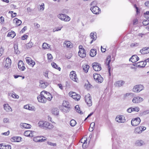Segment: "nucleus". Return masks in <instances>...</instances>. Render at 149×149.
<instances>
[{"mask_svg": "<svg viewBox=\"0 0 149 149\" xmlns=\"http://www.w3.org/2000/svg\"><path fill=\"white\" fill-rule=\"evenodd\" d=\"M35 133V132H34L28 130L25 131L24 133V135L26 136L32 137L34 136Z\"/></svg>", "mask_w": 149, "mask_h": 149, "instance_id": "obj_16", "label": "nucleus"}, {"mask_svg": "<svg viewBox=\"0 0 149 149\" xmlns=\"http://www.w3.org/2000/svg\"><path fill=\"white\" fill-rule=\"evenodd\" d=\"M142 54H148L149 53V47H145L143 48L140 51Z\"/></svg>", "mask_w": 149, "mask_h": 149, "instance_id": "obj_21", "label": "nucleus"}, {"mask_svg": "<svg viewBox=\"0 0 149 149\" xmlns=\"http://www.w3.org/2000/svg\"><path fill=\"white\" fill-rule=\"evenodd\" d=\"M127 111L128 112L130 113L132 112V107H131L130 108L128 109L127 110Z\"/></svg>", "mask_w": 149, "mask_h": 149, "instance_id": "obj_59", "label": "nucleus"}, {"mask_svg": "<svg viewBox=\"0 0 149 149\" xmlns=\"http://www.w3.org/2000/svg\"><path fill=\"white\" fill-rule=\"evenodd\" d=\"M16 34L13 31H11L9 32L7 35L8 37H10L12 38H13L15 36Z\"/></svg>", "mask_w": 149, "mask_h": 149, "instance_id": "obj_32", "label": "nucleus"}, {"mask_svg": "<svg viewBox=\"0 0 149 149\" xmlns=\"http://www.w3.org/2000/svg\"><path fill=\"white\" fill-rule=\"evenodd\" d=\"M57 17L61 20L65 22H69L70 20V18L67 15L62 13L58 14Z\"/></svg>", "mask_w": 149, "mask_h": 149, "instance_id": "obj_3", "label": "nucleus"}, {"mask_svg": "<svg viewBox=\"0 0 149 149\" xmlns=\"http://www.w3.org/2000/svg\"><path fill=\"white\" fill-rule=\"evenodd\" d=\"M146 64V62H143L142 61L139 62V68L144 67Z\"/></svg>", "mask_w": 149, "mask_h": 149, "instance_id": "obj_33", "label": "nucleus"}, {"mask_svg": "<svg viewBox=\"0 0 149 149\" xmlns=\"http://www.w3.org/2000/svg\"><path fill=\"white\" fill-rule=\"evenodd\" d=\"M144 16L146 19H149V11H146L144 13Z\"/></svg>", "mask_w": 149, "mask_h": 149, "instance_id": "obj_48", "label": "nucleus"}, {"mask_svg": "<svg viewBox=\"0 0 149 149\" xmlns=\"http://www.w3.org/2000/svg\"><path fill=\"white\" fill-rule=\"evenodd\" d=\"M146 129V127L143 126L137 127L134 129V132L135 134H140Z\"/></svg>", "mask_w": 149, "mask_h": 149, "instance_id": "obj_10", "label": "nucleus"}, {"mask_svg": "<svg viewBox=\"0 0 149 149\" xmlns=\"http://www.w3.org/2000/svg\"><path fill=\"white\" fill-rule=\"evenodd\" d=\"M9 134V131H8L7 132L3 133H2V134L5 136H8Z\"/></svg>", "mask_w": 149, "mask_h": 149, "instance_id": "obj_61", "label": "nucleus"}, {"mask_svg": "<svg viewBox=\"0 0 149 149\" xmlns=\"http://www.w3.org/2000/svg\"><path fill=\"white\" fill-rule=\"evenodd\" d=\"M145 4L146 6L149 7V1L146 2L145 3Z\"/></svg>", "mask_w": 149, "mask_h": 149, "instance_id": "obj_64", "label": "nucleus"}, {"mask_svg": "<svg viewBox=\"0 0 149 149\" xmlns=\"http://www.w3.org/2000/svg\"><path fill=\"white\" fill-rule=\"evenodd\" d=\"M77 94L76 93L72 92H70L69 93V96L71 97H75V96Z\"/></svg>", "mask_w": 149, "mask_h": 149, "instance_id": "obj_49", "label": "nucleus"}, {"mask_svg": "<svg viewBox=\"0 0 149 149\" xmlns=\"http://www.w3.org/2000/svg\"><path fill=\"white\" fill-rule=\"evenodd\" d=\"M45 92L44 91H42L40 95L38 96L37 97L38 100L39 102L43 103H45L46 102L47 100L50 101L52 100V96L50 93H48L49 96L50 97H48L46 94L44 93Z\"/></svg>", "mask_w": 149, "mask_h": 149, "instance_id": "obj_1", "label": "nucleus"}, {"mask_svg": "<svg viewBox=\"0 0 149 149\" xmlns=\"http://www.w3.org/2000/svg\"><path fill=\"white\" fill-rule=\"evenodd\" d=\"M97 54L96 50L91 49L90 51V55L91 57H94Z\"/></svg>", "mask_w": 149, "mask_h": 149, "instance_id": "obj_34", "label": "nucleus"}, {"mask_svg": "<svg viewBox=\"0 0 149 149\" xmlns=\"http://www.w3.org/2000/svg\"><path fill=\"white\" fill-rule=\"evenodd\" d=\"M63 45L64 47H66L67 48H71L72 47V45L71 44L70 42L69 41H65L63 43Z\"/></svg>", "mask_w": 149, "mask_h": 149, "instance_id": "obj_23", "label": "nucleus"}, {"mask_svg": "<svg viewBox=\"0 0 149 149\" xmlns=\"http://www.w3.org/2000/svg\"><path fill=\"white\" fill-rule=\"evenodd\" d=\"M144 89V86L141 84H138L135 86L133 89V91L136 93H139Z\"/></svg>", "mask_w": 149, "mask_h": 149, "instance_id": "obj_5", "label": "nucleus"}, {"mask_svg": "<svg viewBox=\"0 0 149 149\" xmlns=\"http://www.w3.org/2000/svg\"><path fill=\"white\" fill-rule=\"evenodd\" d=\"M21 138L20 137L14 136L11 138V140L15 142H19L21 141Z\"/></svg>", "mask_w": 149, "mask_h": 149, "instance_id": "obj_28", "label": "nucleus"}, {"mask_svg": "<svg viewBox=\"0 0 149 149\" xmlns=\"http://www.w3.org/2000/svg\"><path fill=\"white\" fill-rule=\"evenodd\" d=\"M111 56L110 55H109L106 58V63H105L108 66V68H109V71H110V68H109V63L111 61Z\"/></svg>", "mask_w": 149, "mask_h": 149, "instance_id": "obj_27", "label": "nucleus"}, {"mask_svg": "<svg viewBox=\"0 0 149 149\" xmlns=\"http://www.w3.org/2000/svg\"><path fill=\"white\" fill-rule=\"evenodd\" d=\"M51 65L53 67L58 70L59 71H60L61 69V68L58 67V65L55 63H51Z\"/></svg>", "mask_w": 149, "mask_h": 149, "instance_id": "obj_36", "label": "nucleus"}, {"mask_svg": "<svg viewBox=\"0 0 149 149\" xmlns=\"http://www.w3.org/2000/svg\"><path fill=\"white\" fill-rule=\"evenodd\" d=\"M3 149H11V146L10 145H4Z\"/></svg>", "mask_w": 149, "mask_h": 149, "instance_id": "obj_55", "label": "nucleus"}, {"mask_svg": "<svg viewBox=\"0 0 149 149\" xmlns=\"http://www.w3.org/2000/svg\"><path fill=\"white\" fill-rule=\"evenodd\" d=\"M93 78L96 82L99 83L102 82L103 80V77L100 74H93Z\"/></svg>", "mask_w": 149, "mask_h": 149, "instance_id": "obj_7", "label": "nucleus"}, {"mask_svg": "<svg viewBox=\"0 0 149 149\" xmlns=\"http://www.w3.org/2000/svg\"><path fill=\"white\" fill-rule=\"evenodd\" d=\"M20 126L22 128L29 129L31 127V126L30 125L25 123H21L20 124Z\"/></svg>", "mask_w": 149, "mask_h": 149, "instance_id": "obj_20", "label": "nucleus"}, {"mask_svg": "<svg viewBox=\"0 0 149 149\" xmlns=\"http://www.w3.org/2000/svg\"><path fill=\"white\" fill-rule=\"evenodd\" d=\"M75 109L76 111L79 113L81 114H83V113L80 110V108L78 105H76L75 107Z\"/></svg>", "mask_w": 149, "mask_h": 149, "instance_id": "obj_37", "label": "nucleus"}, {"mask_svg": "<svg viewBox=\"0 0 149 149\" xmlns=\"http://www.w3.org/2000/svg\"><path fill=\"white\" fill-rule=\"evenodd\" d=\"M143 100V99L139 96L134 97L132 100V102L134 103H139Z\"/></svg>", "mask_w": 149, "mask_h": 149, "instance_id": "obj_14", "label": "nucleus"}, {"mask_svg": "<svg viewBox=\"0 0 149 149\" xmlns=\"http://www.w3.org/2000/svg\"><path fill=\"white\" fill-rule=\"evenodd\" d=\"M92 66L93 69L95 71H100L102 69L101 65L98 63H94L92 64Z\"/></svg>", "mask_w": 149, "mask_h": 149, "instance_id": "obj_9", "label": "nucleus"}, {"mask_svg": "<svg viewBox=\"0 0 149 149\" xmlns=\"http://www.w3.org/2000/svg\"><path fill=\"white\" fill-rule=\"evenodd\" d=\"M139 59V58L136 55L132 56L129 59V61L132 63H135Z\"/></svg>", "mask_w": 149, "mask_h": 149, "instance_id": "obj_18", "label": "nucleus"}, {"mask_svg": "<svg viewBox=\"0 0 149 149\" xmlns=\"http://www.w3.org/2000/svg\"><path fill=\"white\" fill-rule=\"evenodd\" d=\"M40 10L42 11H43L45 9V5L44 3L42 4L40 6Z\"/></svg>", "mask_w": 149, "mask_h": 149, "instance_id": "obj_54", "label": "nucleus"}, {"mask_svg": "<svg viewBox=\"0 0 149 149\" xmlns=\"http://www.w3.org/2000/svg\"><path fill=\"white\" fill-rule=\"evenodd\" d=\"M91 11L94 14H98L100 12V10L97 6H93L90 8Z\"/></svg>", "mask_w": 149, "mask_h": 149, "instance_id": "obj_12", "label": "nucleus"}, {"mask_svg": "<svg viewBox=\"0 0 149 149\" xmlns=\"http://www.w3.org/2000/svg\"><path fill=\"white\" fill-rule=\"evenodd\" d=\"M125 82L122 80H120L117 81L115 84L116 87H119L123 85Z\"/></svg>", "mask_w": 149, "mask_h": 149, "instance_id": "obj_25", "label": "nucleus"}, {"mask_svg": "<svg viewBox=\"0 0 149 149\" xmlns=\"http://www.w3.org/2000/svg\"><path fill=\"white\" fill-rule=\"evenodd\" d=\"M4 109L7 112L11 111L12 109L8 104H5L3 105Z\"/></svg>", "mask_w": 149, "mask_h": 149, "instance_id": "obj_24", "label": "nucleus"}, {"mask_svg": "<svg viewBox=\"0 0 149 149\" xmlns=\"http://www.w3.org/2000/svg\"><path fill=\"white\" fill-rule=\"evenodd\" d=\"M47 144L51 146H56V143H53L50 142H47Z\"/></svg>", "mask_w": 149, "mask_h": 149, "instance_id": "obj_56", "label": "nucleus"}, {"mask_svg": "<svg viewBox=\"0 0 149 149\" xmlns=\"http://www.w3.org/2000/svg\"><path fill=\"white\" fill-rule=\"evenodd\" d=\"M33 45V43L32 42H29L26 45L27 48H29L31 47Z\"/></svg>", "mask_w": 149, "mask_h": 149, "instance_id": "obj_44", "label": "nucleus"}, {"mask_svg": "<svg viewBox=\"0 0 149 149\" xmlns=\"http://www.w3.org/2000/svg\"><path fill=\"white\" fill-rule=\"evenodd\" d=\"M70 79L73 81L77 82L78 81V79L77 77V75L75 71H72L71 72L70 74Z\"/></svg>", "mask_w": 149, "mask_h": 149, "instance_id": "obj_11", "label": "nucleus"}, {"mask_svg": "<svg viewBox=\"0 0 149 149\" xmlns=\"http://www.w3.org/2000/svg\"><path fill=\"white\" fill-rule=\"evenodd\" d=\"M132 111L138 112L140 110V108L138 107H132Z\"/></svg>", "mask_w": 149, "mask_h": 149, "instance_id": "obj_47", "label": "nucleus"}, {"mask_svg": "<svg viewBox=\"0 0 149 149\" xmlns=\"http://www.w3.org/2000/svg\"><path fill=\"white\" fill-rule=\"evenodd\" d=\"M136 144L138 146H141L145 144L144 142L142 140H138L136 142Z\"/></svg>", "mask_w": 149, "mask_h": 149, "instance_id": "obj_31", "label": "nucleus"}, {"mask_svg": "<svg viewBox=\"0 0 149 149\" xmlns=\"http://www.w3.org/2000/svg\"><path fill=\"white\" fill-rule=\"evenodd\" d=\"M48 72L47 71H46L45 72H44V75L46 78H49V77H48Z\"/></svg>", "mask_w": 149, "mask_h": 149, "instance_id": "obj_57", "label": "nucleus"}, {"mask_svg": "<svg viewBox=\"0 0 149 149\" xmlns=\"http://www.w3.org/2000/svg\"><path fill=\"white\" fill-rule=\"evenodd\" d=\"M63 26L61 27H57L55 28V29H54L53 31L54 32L56 31H60L61 30V29L62 28Z\"/></svg>", "mask_w": 149, "mask_h": 149, "instance_id": "obj_50", "label": "nucleus"}, {"mask_svg": "<svg viewBox=\"0 0 149 149\" xmlns=\"http://www.w3.org/2000/svg\"><path fill=\"white\" fill-rule=\"evenodd\" d=\"M26 63H27L29 65H32V67L35 65L36 63L35 62L33 61L30 57H26Z\"/></svg>", "mask_w": 149, "mask_h": 149, "instance_id": "obj_15", "label": "nucleus"}, {"mask_svg": "<svg viewBox=\"0 0 149 149\" xmlns=\"http://www.w3.org/2000/svg\"><path fill=\"white\" fill-rule=\"evenodd\" d=\"M18 68L21 71H24L25 69L24 64L22 61H19L18 63Z\"/></svg>", "mask_w": 149, "mask_h": 149, "instance_id": "obj_17", "label": "nucleus"}, {"mask_svg": "<svg viewBox=\"0 0 149 149\" xmlns=\"http://www.w3.org/2000/svg\"><path fill=\"white\" fill-rule=\"evenodd\" d=\"M6 63L5 65V67L8 68L11 65V61L10 59L9 58H6Z\"/></svg>", "mask_w": 149, "mask_h": 149, "instance_id": "obj_22", "label": "nucleus"}, {"mask_svg": "<svg viewBox=\"0 0 149 149\" xmlns=\"http://www.w3.org/2000/svg\"><path fill=\"white\" fill-rule=\"evenodd\" d=\"M141 122V120L139 118L137 117L133 118L131 121L132 125L133 126H136L138 125Z\"/></svg>", "mask_w": 149, "mask_h": 149, "instance_id": "obj_8", "label": "nucleus"}, {"mask_svg": "<svg viewBox=\"0 0 149 149\" xmlns=\"http://www.w3.org/2000/svg\"><path fill=\"white\" fill-rule=\"evenodd\" d=\"M1 21L2 23H4V18L3 16H1L0 17Z\"/></svg>", "mask_w": 149, "mask_h": 149, "instance_id": "obj_62", "label": "nucleus"}, {"mask_svg": "<svg viewBox=\"0 0 149 149\" xmlns=\"http://www.w3.org/2000/svg\"><path fill=\"white\" fill-rule=\"evenodd\" d=\"M26 29L27 27L26 26H24L22 30L21 31V32L23 33L26 30Z\"/></svg>", "mask_w": 149, "mask_h": 149, "instance_id": "obj_63", "label": "nucleus"}, {"mask_svg": "<svg viewBox=\"0 0 149 149\" xmlns=\"http://www.w3.org/2000/svg\"><path fill=\"white\" fill-rule=\"evenodd\" d=\"M149 113V110H145L142 113V114L143 115H146Z\"/></svg>", "mask_w": 149, "mask_h": 149, "instance_id": "obj_52", "label": "nucleus"}, {"mask_svg": "<svg viewBox=\"0 0 149 149\" xmlns=\"http://www.w3.org/2000/svg\"><path fill=\"white\" fill-rule=\"evenodd\" d=\"M139 45V43H132L130 45L131 47H137Z\"/></svg>", "mask_w": 149, "mask_h": 149, "instance_id": "obj_51", "label": "nucleus"}, {"mask_svg": "<svg viewBox=\"0 0 149 149\" xmlns=\"http://www.w3.org/2000/svg\"><path fill=\"white\" fill-rule=\"evenodd\" d=\"M59 109L57 108H53L52 109V113L54 115H58L59 114Z\"/></svg>", "mask_w": 149, "mask_h": 149, "instance_id": "obj_26", "label": "nucleus"}, {"mask_svg": "<svg viewBox=\"0 0 149 149\" xmlns=\"http://www.w3.org/2000/svg\"><path fill=\"white\" fill-rule=\"evenodd\" d=\"M38 124L39 126L42 128H45L51 129L54 127V126L52 124L45 121H40Z\"/></svg>", "mask_w": 149, "mask_h": 149, "instance_id": "obj_2", "label": "nucleus"}, {"mask_svg": "<svg viewBox=\"0 0 149 149\" xmlns=\"http://www.w3.org/2000/svg\"><path fill=\"white\" fill-rule=\"evenodd\" d=\"M90 35L91 38L93 39L94 40H96L97 37L96 32H92L90 33Z\"/></svg>", "mask_w": 149, "mask_h": 149, "instance_id": "obj_30", "label": "nucleus"}, {"mask_svg": "<svg viewBox=\"0 0 149 149\" xmlns=\"http://www.w3.org/2000/svg\"><path fill=\"white\" fill-rule=\"evenodd\" d=\"M27 35H24L21 37V39L23 40H25L27 38Z\"/></svg>", "mask_w": 149, "mask_h": 149, "instance_id": "obj_58", "label": "nucleus"}, {"mask_svg": "<svg viewBox=\"0 0 149 149\" xmlns=\"http://www.w3.org/2000/svg\"><path fill=\"white\" fill-rule=\"evenodd\" d=\"M42 47L44 49H47L48 47H49V45L46 43H44L42 45Z\"/></svg>", "mask_w": 149, "mask_h": 149, "instance_id": "obj_45", "label": "nucleus"}, {"mask_svg": "<svg viewBox=\"0 0 149 149\" xmlns=\"http://www.w3.org/2000/svg\"><path fill=\"white\" fill-rule=\"evenodd\" d=\"M83 67L84 71L86 73L87 72L89 68V66L87 65H83Z\"/></svg>", "mask_w": 149, "mask_h": 149, "instance_id": "obj_35", "label": "nucleus"}, {"mask_svg": "<svg viewBox=\"0 0 149 149\" xmlns=\"http://www.w3.org/2000/svg\"><path fill=\"white\" fill-rule=\"evenodd\" d=\"M95 124L93 122V123H92L91 124H90V127H91L92 128V131L93 130V127H94V126H95Z\"/></svg>", "mask_w": 149, "mask_h": 149, "instance_id": "obj_60", "label": "nucleus"}, {"mask_svg": "<svg viewBox=\"0 0 149 149\" xmlns=\"http://www.w3.org/2000/svg\"><path fill=\"white\" fill-rule=\"evenodd\" d=\"M115 120L119 123H124L126 121L124 116L122 115L118 116L116 118Z\"/></svg>", "mask_w": 149, "mask_h": 149, "instance_id": "obj_13", "label": "nucleus"}, {"mask_svg": "<svg viewBox=\"0 0 149 149\" xmlns=\"http://www.w3.org/2000/svg\"><path fill=\"white\" fill-rule=\"evenodd\" d=\"M85 101L87 105L89 107L92 105V102L91 100V97L89 93L87 94L85 96Z\"/></svg>", "mask_w": 149, "mask_h": 149, "instance_id": "obj_6", "label": "nucleus"}, {"mask_svg": "<svg viewBox=\"0 0 149 149\" xmlns=\"http://www.w3.org/2000/svg\"><path fill=\"white\" fill-rule=\"evenodd\" d=\"M72 98L75 100L78 101L80 100L81 96L77 94L75 96V97H74Z\"/></svg>", "mask_w": 149, "mask_h": 149, "instance_id": "obj_43", "label": "nucleus"}, {"mask_svg": "<svg viewBox=\"0 0 149 149\" xmlns=\"http://www.w3.org/2000/svg\"><path fill=\"white\" fill-rule=\"evenodd\" d=\"M13 22L15 23L16 25L17 26H20L22 23V21L17 18H15L13 19Z\"/></svg>", "mask_w": 149, "mask_h": 149, "instance_id": "obj_29", "label": "nucleus"}, {"mask_svg": "<svg viewBox=\"0 0 149 149\" xmlns=\"http://www.w3.org/2000/svg\"><path fill=\"white\" fill-rule=\"evenodd\" d=\"M78 54L79 56L82 58H84L86 56V53L85 52L84 49H81L79 50L78 52Z\"/></svg>", "mask_w": 149, "mask_h": 149, "instance_id": "obj_19", "label": "nucleus"}, {"mask_svg": "<svg viewBox=\"0 0 149 149\" xmlns=\"http://www.w3.org/2000/svg\"><path fill=\"white\" fill-rule=\"evenodd\" d=\"M76 123V122L74 120H71L70 122V125L72 127L74 126Z\"/></svg>", "mask_w": 149, "mask_h": 149, "instance_id": "obj_42", "label": "nucleus"}, {"mask_svg": "<svg viewBox=\"0 0 149 149\" xmlns=\"http://www.w3.org/2000/svg\"><path fill=\"white\" fill-rule=\"evenodd\" d=\"M40 137H35L33 138V141L36 142L42 141L44 140L42 139H40ZM45 140V139H44Z\"/></svg>", "mask_w": 149, "mask_h": 149, "instance_id": "obj_38", "label": "nucleus"}, {"mask_svg": "<svg viewBox=\"0 0 149 149\" xmlns=\"http://www.w3.org/2000/svg\"><path fill=\"white\" fill-rule=\"evenodd\" d=\"M14 49L15 52L16 54H18L19 52L18 49V46L17 44H15L14 46Z\"/></svg>", "mask_w": 149, "mask_h": 149, "instance_id": "obj_39", "label": "nucleus"}, {"mask_svg": "<svg viewBox=\"0 0 149 149\" xmlns=\"http://www.w3.org/2000/svg\"><path fill=\"white\" fill-rule=\"evenodd\" d=\"M143 24L145 26L149 24V20L148 19H144L143 22Z\"/></svg>", "mask_w": 149, "mask_h": 149, "instance_id": "obj_46", "label": "nucleus"}, {"mask_svg": "<svg viewBox=\"0 0 149 149\" xmlns=\"http://www.w3.org/2000/svg\"><path fill=\"white\" fill-rule=\"evenodd\" d=\"M40 87L43 88H45L48 85V83H41L40 82Z\"/></svg>", "mask_w": 149, "mask_h": 149, "instance_id": "obj_40", "label": "nucleus"}, {"mask_svg": "<svg viewBox=\"0 0 149 149\" xmlns=\"http://www.w3.org/2000/svg\"><path fill=\"white\" fill-rule=\"evenodd\" d=\"M63 108L62 110L63 112L66 113L68 112L70 110V104L68 101H63Z\"/></svg>", "mask_w": 149, "mask_h": 149, "instance_id": "obj_4", "label": "nucleus"}, {"mask_svg": "<svg viewBox=\"0 0 149 149\" xmlns=\"http://www.w3.org/2000/svg\"><path fill=\"white\" fill-rule=\"evenodd\" d=\"M87 139H86L85 138H83L80 141L81 143H83L82 145V147L83 148L84 147V145H85L86 143H87Z\"/></svg>", "mask_w": 149, "mask_h": 149, "instance_id": "obj_41", "label": "nucleus"}, {"mask_svg": "<svg viewBox=\"0 0 149 149\" xmlns=\"http://www.w3.org/2000/svg\"><path fill=\"white\" fill-rule=\"evenodd\" d=\"M47 56L48 60L50 61L52 60L53 57L52 55L51 54H47Z\"/></svg>", "mask_w": 149, "mask_h": 149, "instance_id": "obj_53", "label": "nucleus"}]
</instances>
